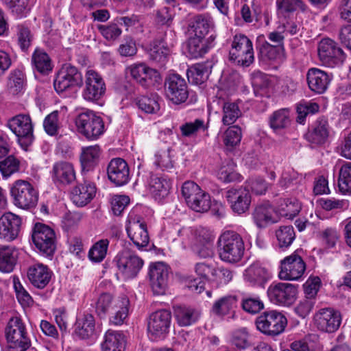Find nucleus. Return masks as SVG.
<instances>
[{"label":"nucleus","mask_w":351,"mask_h":351,"mask_svg":"<svg viewBox=\"0 0 351 351\" xmlns=\"http://www.w3.org/2000/svg\"><path fill=\"white\" fill-rule=\"evenodd\" d=\"M173 313L176 320L180 326H191L200 317V312L198 310L186 305L175 306Z\"/></svg>","instance_id":"nucleus-29"},{"label":"nucleus","mask_w":351,"mask_h":351,"mask_svg":"<svg viewBox=\"0 0 351 351\" xmlns=\"http://www.w3.org/2000/svg\"><path fill=\"white\" fill-rule=\"evenodd\" d=\"M74 333L80 339H90L95 333V322L91 314H86L77 319Z\"/></svg>","instance_id":"nucleus-31"},{"label":"nucleus","mask_w":351,"mask_h":351,"mask_svg":"<svg viewBox=\"0 0 351 351\" xmlns=\"http://www.w3.org/2000/svg\"><path fill=\"white\" fill-rule=\"evenodd\" d=\"M297 292L295 285L285 282L271 284L267 291L271 302L283 306H289L293 303Z\"/></svg>","instance_id":"nucleus-13"},{"label":"nucleus","mask_w":351,"mask_h":351,"mask_svg":"<svg viewBox=\"0 0 351 351\" xmlns=\"http://www.w3.org/2000/svg\"><path fill=\"white\" fill-rule=\"evenodd\" d=\"M75 123L77 132L88 140L98 139L105 131L102 119L93 111L79 114L75 119Z\"/></svg>","instance_id":"nucleus-3"},{"label":"nucleus","mask_w":351,"mask_h":351,"mask_svg":"<svg viewBox=\"0 0 351 351\" xmlns=\"http://www.w3.org/2000/svg\"><path fill=\"white\" fill-rule=\"evenodd\" d=\"M96 186L94 183L84 182L74 187L71 192L73 202L79 207L87 205L96 195Z\"/></svg>","instance_id":"nucleus-26"},{"label":"nucleus","mask_w":351,"mask_h":351,"mask_svg":"<svg viewBox=\"0 0 351 351\" xmlns=\"http://www.w3.org/2000/svg\"><path fill=\"white\" fill-rule=\"evenodd\" d=\"M243 309L250 314H256L264 308V304L258 296H245L242 300Z\"/></svg>","instance_id":"nucleus-58"},{"label":"nucleus","mask_w":351,"mask_h":351,"mask_svg":"<svg viewBox=\"0 0 351 351\" xmlns=\"http://www.w3.org/2000/svg\"><path fill=\"white\" fill-rule=\"evenodd\" d=\"M24 74L21 71L16 70L12 72L8 82L9 92L12 95L21 93L24 88Z\"/></svg>","instance_id":"nucleus-52"},{"label":"nucleus","mask_w":351,"mask_h":351,"mask_svg":"<svg viewBox=\"0 0 351 351\" xmlns=\"http://www.w3.org/2000/svg\"><path fill=\"white\" fill-rule=\"evenodd\" d=\"M226 198L230 204L232 210L238 214L245 213L251 203V195L245 188H232L226 193Z\"/></svg>","instance_id":"nucleus-22"},{"label":"nucleus","mask_w":351,"mask_h":351,"mask_svg":"<svg viewBox=\"0 0 351 351\" xmlns=\"http://www.w3.org/2000/svg\"><path fill=\"white\" fill-rule=\"evenodd\" d=\"M313 322L319 330L331 333L339 328L341 316L339 311L332 308H322L314 314Z\"/></svg>","instance_id":"nucleus-18"},{"label":"nucleus","mask_w":351,"mask_h":351,"mask_svg":"<svg viewBox=\"0 0 351 351\" xmlns=\"http://www.w3.org/2000/svg\"><path fill=\"white\" fill-rule=\"evenodd\" d=\"M14 204L19 208L28 209L34 207L38 199V193L29 182L19 180L11 188Z\"/></svg>","instance_id":"nucleus-8"},{"label":"nucleus","mask_w":351,"mask_h":351,"mask_svg":"<svg viewBox=\"0 0 351 351\" xmlns=\"http://www.w3.org/2000/svg\"><path fill=\"white\" fill-rule=\"evenodd\" d=\"M22 219L12 213L8 212L0 217V238L6 241L16 239L21 232Z\"/></svg>","instance_id":"nucleus-21"},{"label":"nucleus","mask_w":351,"mask_h":351,"mask_svg":"<svg viewBox=\"0 0 351 351\" xmlns=\"http://www.w3.org/2000/svg\"><path fill=\"white\" fill-rule=\"evenodd\" d=\"M132 77L143 87L147 88L160 79L159 73L145 64H132L128 68Z\"/></svg>","instance_id":"nucleus-23"},{"label":"nucleus","mask_w":351,"mask_h":351,"mask_svg":"<svg viewBox=\"0 0 351 351\" xmlns=\"http://www.w3.org/2000/svg\"><path fill=\"white\" fill-rule=\"evenodd\" d=\"M32 240L36 247L47 256L51 255L56 249V235L48 226L38 223L32 232Z\"/></svg>","instance_id":"nucleus-14"},{"label":"nucleus","mask_w":351,"mask_h":351,"mask_svg":"<svg viewBox=\"0 0 351 351\" xmlns=\"http://www.w3.org/2000/svg\"><path fill=\"white\" fill-rule=\"evenodd\" d=\"M171 324V313L168 310L152 313L147 322V332L152 341L164 338L169 332Z\"/></svg>","instance_id":"nucleus-10"},{"label":"nucleus","mask_w":351,"mask_h":351,"mask_svg":"<svg viewBox=\"0 0 351 351\" xmlns=\"http://www.w3.org/2000/svg\"><path fill=\"white\" fill-rule=\"evenodd\" d=\"M126 231L128 237L138 248L140 249L148 245L149 237L147 225L140 217H129Z\"/></svg>","instance_id":"nucleus-20"},{"label":"nucleus","mask_w":351,"mask_h":351,"mask_svg":"<svg viewBox=\"0 0 351 351\" xmlns=\"http://www.w3.org/2000/svg\"><path fill=\"white\" fill-rule=\"evenodd\" d=\"M109 180L117 186L128 183L130 179V170L127 162L121 158H113L107 167Z\"/></svg>","instance_id":"nucleus-24"},{"label":"nucleus","mask_w":351,"mask_h":351,"mask_svg":"<svg viewBox=\"0 0 351 351\" xmlns=\"http://www.w3.org/2000/svg\"><path fill=\"white\" fill-rule=\"evenodd\" d=\"M18 252L16 250L9 245L0 246V271L11 272L16 263Z\"/></svg>","instance_id":"nucleus-35"},{"label":"nucleus","mask_w":351,"mask_h":351,"mask_svg":"<svg viewBox=\"0 0 351 351\" xmlns=\"http://www.w3.org/2000/svg\"><path fill=\"white\" fill-rule=\"evenodd\" d=\"M276 5L281 13H290L300 10L305 11L306 4L302 0H277Z\"/></svg>","instance_id":"nucleus-56"},{"label":"nucleus","mask_w":351,"mask_h":351,"mask_svg":"<svg viewBox=\"0 0 351 351\" xmlns=\"http://www.w3.org/2000/svg\"><path fill=\"white\" fill-rule=\"evenodd\" d=\"M51 274L47 266L42 263H36L29 266L27 272L29 282L38 289H43L49 284Z\"/></svg>","instance_id":"nucleus-27"},{"label":"nucleus","mask_w":351,"mask_h":351,"mask_svg":"<svg viewBox=\"0 0 351 351\" xmlns=\"http://www.w3.org/2000/svg\"><path fill=\"white\" fill-rule=\"evenodd\" d=\"M165 92L167 98L176 104L184 102L189 96L186 82L178 74L170 75L166 79Z\"/></svg>","instance_id":"nucleus-17"},{"label":"nucleus","mask_w":351,"mask_h":351,"mask_svg":"<svg viewBox=\"0 0 351 351\" xmlns=\"http://www.w3.org/2000/svg\"><path fill=\"white\" fill-rule=\"evenodd\" d=\"M242 137L241 129L234 125L228 128L223 135V143L228 149H232L241 142Z\"/></svg>","instance_id":"nucleus-53"},{"label":"nucleus","mask_w":351,"mask_h":351,"mask_svg":"<svg viewBox=\"0 0 351 351\" xmlns=\"http://www.w3.org/2000/svg\"><path fill=\"white\" fill-rule=\"evenodd\" d=\"M291 122L290 112L287 108H282L272 113L269 117V125L274 131L287 128Z\"/></svg>","instance_id":"nucleus-45"},{"label":"nucleus","mask_w":351,"mask_h":351,"mask_svg":"<svg viewBox=\"0 0 351 351\" xmlns=\"http://www.w3.org/2000/svg\"><path fill=\"white\" fill-rule=\"evenodd\" d=\"M109 243L107 239L97 241L89 250V259L94 263L101 262L106 256Z\"/></svg>","instance_id":"nucleus-49"},{"label":"nucleus","mask_w":351,"mask_h":351,"mask_svg":"<svg viewBox=\"0 0 351 351\" xmlns=\"http://www.w3.org/2000/svg\"><path fill=\"white\" fill-rule=\"evenodd\" d=\"M212 237L207 234L202 240L200 235L197 238V243L193 246V250L200 258H206L211 257L213 254L212 248Z\"/></svg>","instance_id":"nucleus-50"},{"label":"nucleus","mask_w":351,"mask_h":351,"mask_svg":"<svg viewBox=\"0 0 351 351\" xmlns=\"http://www.w3.org/2000/svg\"><path fill=\"white\" fill-rule=\"evenodd\" d=\"M136 104L138 108L145 113H156L160 110L159 96L157 94L143 96L137 99Z\"/></svg>","instance_id":"nucleus-48"},{"label":"nucleus","mask_w":351,"mask_h":351,"mask_svg":"<svg viewBox=\"0 0 351 351\" xmlns=\"http://www.w3.org/2000/svg\"><path fill=\"white\" fill-rule=\"evenodd\" d=\"M173 43L168 44L166 39L154 40L150 45L149 57L150 58L161 64H164L171 52V47Z\"/></svg>","instance_id":"nucleus-37"},{"label":"nucleus","mask_w":351,"mask_h":351,"mask_svg":"<svg viewBox=\"0 0 351 351\" xmlns=\"http://www.w3.org/2000/svg\"><path fill=\"white\" fill-rule=\"evenodd\" d=\"M233 273L226 267H214L210 280L219 285H226L232 280Z\"/></svg>","instance_id":"nucleus-59"},{"label":"nucleus","mask_w":351,"mask_h":351,"mask_svg":"<svg viewBox=\"0 0 351 351\" xmlns=\"http://www.w3.org/2000/svg\"><path fill=\"white\" fill-rule=\"evenodd\" d=\"M281 214L288 218L294 217L300 210L301 205L295 198L285 199L280 205Z\"/></svg>","instance_id":"nucleus-57"},{"label":"nucleus","mask_w":351,"mask_h":351,"mask_svg":"<svg viewBox=\"0 0 351 351\" xmlns=\"http://www.w3.org/2000/svg\"><path fill=\"white\" fill-rule=\"evenodd\" d=\"M196 36L204 38L214 27V22L208 14H197L193 16L189 25Z\"/></svg>","instance_id":"nucleus-32"},{"label":"nucleus","mask_w":351,"mask_h":351,"mask_svg":"<svg viewBox=\"0 0 351 351\" xmlns=\"http://www.w3.org/2000/svg\"><path fill=\"white\" fill-rule=\"evenodd\" d=\"M253 217L255 223L260 228L277 221L276 212L269 204H261L256 206Z\"/></svg>","instance_id":"nucleus-33"},{"label":"nucleus","mask_w":351,"mask_h":351,"mask_svg":"<svg viewBox=\"0 0 351 351\" xmlns=\"http://www.w3.org/2000/svg\"><path fill=\"white\" fill-rule=\"evenodd\" d=\"M220 258L227 263H235L243 256L245 247L241 236L234 231H226L218 240Z\"/></svg>","instance_id":"nucleus-1"},{"label":"nucleus","mask_w":351,"mask_h":351,"mask_svg":"<svg viewBox=\"0 0 351 351\" xmlns=\"http://www.w3.org/2000/svg\"><path fill=\"white\" fill-rule=\"evenodd\" d=\"M221 102L223 108L222 123L223 125H229L233 124L239 117L241 116V111L237 104L234 102H226L217 100Z\"/></svg>","instance_id":"nucleus-44"},{"label":"nucleus","mask_w":351,"mask_h":351,"mask_svg":"<svg viewBox=\"0 0 351 351\" xmlns=\"http://www.w3.org/2000/svg\"><path fill=\"white\" fill-rule=\"evenodd\" d=\"M7 126L22 146L27 147L33 142V124L29 115L18 114L8 120Z\"/></svg>","instance_id":"nucleus-11"},{"label":"nucleus","mask_w":351,"mask_h":351,"mask_svg":"<svg viewBox=\"0 0 351 351\" xmlns=\"http://www.w3.org/2000/svg\"><path fill=\"white\" fill-rule=\"evenodd\" d=\"M82 75L78 69L69 64H64L53 82L56 91L62 93L73 86H80L82 84Z\"/></svg>","instance_id":"nucleus-15"},{"label":"nucleus","mask_w":351,"mask_h":351,"mask_svg":"<svg viewBox=\"0 0 351 351\" xmlns=\"http://www.w3.org/2000/svg\"><path fill=\"white\" fill-rule=\"evenodd\" d=\"M319 60L328 67L341 66L346 60V55L338 44L329 38H322L317 45Z\"/></svg>","instance_id":"nucleus-7"},{"label":"nucleus","mask_w":351,"mask_h":351,"mask_svg":"<svg viewBox=\"0 0 351 351\" xmlns=\"http://www.w3.org/2000/svg\"><path fill=\"white\" fill-rule=\"evenodd\" d=\"M237 299L234 295H226L215 302L212 312L218 316L230 313L237 306Z\"/></svg>","instance_id":"nucleus-42"},{"label":"nucleus","mask_w":351,"mask_h":351,"mask_svg":"<svg viewBox=\"0 0 351 351\" xmlns=\"http://www.w3.org/2000/svg\"><path fill=\"white\" fill-rule=\"evenodd\" d=\"M229 59L234 64L247 67L254 61L252 42L244 34L234 36L231 48L229 51Z\"/></svg>","instance_id":"nucleus-2"},{"label":"nucleus","mask_w":351,"mask_h":351,"mask_svg":"<svg viewBox=\"0 0 351 351\" xmlns=\"http://www.w3.org/2000/svg\"><path fill=\"white\" fill-rule=\"evenodd\" d=\"M114 301L110 294H101L96 304V312L98 315L101 317H104L109 311H111Z\"/></svg>","instance_id":"nucleus-64"},{"label":"nucleus","mask_w":351,"mask_h":351,"mask_svg":"<svg viewBox=\"0 0 351 351\" xmlns=\"http://www.w3.org/2000/svg\"><path fill=\"white\" fill-rule=\"evenodd\" d=\"M306 265L296 252L285 257L280 262L278 278L282 280L298 281L304 276Z\"/></svg>","instance_id":"nucleus-9"},{"label":"nucleus","mask_w":351,"mask_h":351,"mask_svg":"<svg viewBox=\"0 0 351 351\" xmlns=\"http://www.w3.org/2000/svg\"><path fill=\"white\" fill-rule=\"evenodd\" d=\"M208 128V122L202 119H196L193 121L186 122L180 127L181 134L185 137L196 135L199 132H205Z\"/></svg>","instance_id":"nucleus-47"},{"label":"nucleus","mask_w":351,"mask_h":351,"mask_svg":"<svg viewBox=\"0 0 351 351\" xmlns=\"http://www.w3.org/2000/svg\"><path fill=\"white\" fill-rule=\"evenodd\" d=\"M213 64L211 62H204L195 64L187 71V76L192 83L195 84H202L208 77L211 73Z\"/></svg>","instance_id":"nucleus-38"},{"label":"nucleus","mask_w":351,"mask_h":351,"mask_svg":"<svg viewBox=\"0 0 351 351\" xmlns=\"http://www.w3.org/2000/svg\"><path fill=\"white\" fill-rule=\"evenodd\" d=\"M309 88L315 93L322 94L328 88L332 77L324 71L317 68L310 69L306 74Z\"/></svg>","instance_id":"nucleus-25"},{"label":"nucleus","mask_w":351,"mask_h":351,"mask_svg":"<svg viewBox=\"0 0 351 351\" xmlns=\"http://www.w3.org/2000/svg\"><path fill=\"white\" fill-rule=\"evenodd\" d=\"M338 187L343 194L351 193V162H346L340 168L338 177Z\"/></svg>","instance_id":"nucleus-46"},{"label":"nucleus","mask_w":351,"mask_h":351,"mask_svg":"<svg viewBox=\"0 0 351 351\" xmlns=\"http://www.w3.org/2000/svg\"><path fill=\"white\" fill-rule=\"evenodd\" d=\"M203 191V190L194 182L186 181L182 186V195L185 199L187 205Z\"/></svg>","instance_id":"nucleus-60"},{"label":"nucleus","mask_w":351,"mask_h":351,"mask_svg":"<svg viewBox=\"0 0 351 351\" xmlns=\"http://www.w3.org/2000/svg\"><path fill=\"white\" fill-rule=\"evenodd\" d=\"M33 67L40 73H47L52 70L53 66L49 55L40 49H36L32 56Z\"/></svg>","instance_id":"nucleus-41"},{"label":"nucleus","mask_w":351,"mask_h":351,"mask_svg":"<svg viewBox=\"0 0 351 351\" xmlns=\"http://www.w3.org/2000/svg\"><path fill=\"white\" fill-rule=\"evenodd\" d=\"M97 29L101 34L108 40H116L122 33L121 29L119 27L117 23L99 25Z\"/></svg>","instance_id":"nucleus-63"},{"label":"nucleus","mask_w":351,"mask_h":351,"mask_svg":"<svg viewBox=\"0 0 351 351\" xmlns=\"http://www.w3.org/2000/svg\"><path fill=\"white\" fill-rule=\"evenodd\" d=\"M276 237L280 247H289L293 243L295 237L293 228L291 226L280 227L276 231Z\"/></svg>","instance_id":"nucleus-55"},{"label":"nucleus","mask_w":351,"mask_h":351,"mask_svg":"<svg viewBox=\"0 0 351 351\" xmlns=\"http://www.w3.org/2000/svg\"><path fill=\"white\" fill-rule=\"evenodd\" d=\"M84 77L85 86L82 90V97L88 101H97L106 92V84L103 77L92 69L86 71Z\"/></svg>","instance_id":"nucleus-12"},{"label":"nucleus","mask_w":351,"mask_h":351,"mask_svg":"<svg viewBox=\"0 0 351 351\" xmlns=\"http://www.w3.org/2000/svg\"><path fill=\"white\" fill-rule=\"evenodd\" d=\"M272 278L269 268L260 262L250 265L243 273L244 282L250 287L264 289Z\"/></svg>","instance_id":"nucleus-16"},{"label":"nucleus","mask_w":351,"mask_h":351,"mask_svg":"<svg viewBox=\"0 0 351 351\" xmlns=\"http://www.w3.org/2000/svg\"><path fill=\"white\" fill-rule=\"evenodd\" d=\"M256 325L257 329L262 333L276 336L285 330L287 325V319L282 313L278 311H266L256 318Z\"/></svg>","instance_id":"nucleus-6"},{"label":"nucleus","mask_w":351,"mask_h":351,"mask_svg":"<svg viewBox=\"0 0 351 351\" xmlns=\"http://www.w3.org/2000/svg\"><path fill=\"white\" fill-rule=\"evenodd\" d=\"M321 280L319 277H313L307 280L303 285L304 298L317 302V295L319 289Z\"/></svg>","instance_id":"nucleus-61"},{"label":"nucleus","mask_w":351,"mask_h":351,"mask_svg":"<svg viewBox=\"0 0 351 351\" xmlns=\"http://www.w3.org/2000/svg\"><path fill=\"white\" fill-rule=\"evenodd\" d=\"M149 189L156 199L161 200L169 194L170 182L164 177L152 176L149 182Z\"/></svg>","instance_id":"nucleus-40"},{"label":"nucleus","mask_w":351,"mask_h":351,"mask_svg":"<svg viewBox=\"0 0 351 351\" xmlns=\"http://www.w3.org/2000/svg\"><path fill=\"white\" fill-rule=\"evenodd\" d=\"M114 262L117 269V275H121L125 280L135 278L144 265L141 257L127 249L119 252Z\"/></svg>","instance_id":"nucleus-5"},{"label":"nucleus","mask_w":351,"mask_h":351,"mask_svg":"<svg viewBox=\"0 0 351 351\" xmlns=\"http://www.w3.org/2000/svg\"><path fill=\"white\" fill-rule=\"evenodd\" d=\"M169 268L163 262L152 263L149 265V276L152 289L156 295H163L168 285Z\"/></svg>","instance_id":"nucleus-19"},{"label":"nucleus","mask_w":351,"mask_h":351,"mask_svg":"<svg viewBox=\"0 0 351 351\" xmlns=\"http://www.w3.org/2000/svg\"><path fill=\"white\" fill-rule=\"evenodd\" d=\"M235 167L230 160L223 162L217 173L218 179L224 182L240 181L241 176L235 171Z\"/></svg>","instance_id":"nucleus-43"},{"label":"nucleus","mask_w":351,"mask_h":351,"mask_svg":"<svg viewBox=\"0 0 351 351\" xmlns=\"http://www.w3.org/2000/svg\"><path fill=\"white\" fill-rule=\"evenodd\" d=\"M8 351H25L30 346V340L22 320L19 317L10 319L5 329Z\"/></svg>","instance_id":"nucleus-4"},{"label":"nucleus","mask_w":351,"mask_h":351,"mask_svg":"<svg viewBox=\"0 0 351 351\" xmlns=\"http://www.w3.org/2000/svg\"><path fill=\"white\" fill-rule=\"evenodd\" d=\"M125 337L121 331L108 330L101 344L103 351H125Z\"/></svg>","instance_id":"nucleus-30"},{"label":"nucleus","mask_w":351,"mask_h":351,"mask_svg":"<svg viewBox=\"0 0 351 351\" xmlns=\"http://www.w3.org/2000/svg\"><path fill=\"white\" fill-rule=\"evenodd\" d=\"M189 207L196 212L204 213L208 211L211 206L210 195L203 191L197 197L188 204Z\"/></svg>","instance_id":"nucleus-54"},{"label":"nucleus","mask_w":351,"mask_h":351,"mask_svg":"<svg viewBox=\"0 0 351 351\" xmlns=\"http://www.w3.org/2000/svg\"><path fill=\"white\" fill-rule=\"evenodd\" d=\"M210 48L211 45H207L204 38L193 36L186 44L185 53L190 58H198L207 53Z\"/></svg>","instance_id":"nucleus-39"},{"label":"nucleus","mask_w":351,"mask_h":351,"mask_svg":"<svg viewBox=\"0 0 351 351\" xmlns=\"http://www.w3.org/2000/svg\"><path fill=\"white\" fill-rule=\"evenodd\" d=\"M53 180L63 184H69L75 180V171L73 165L69 162L58 161L52 169Z\"/></svg>","instance_id":"nucleus-28"},{"label":"nucleus","mask_w":351,"mask_h":351,"mask_svg":"<svg viewBox=\"0 0 351 351\" xmlns=\"http://www.w3.org/2000/svg\"><path fill=\"white\" fill-rule=\"evenodd\" d=\"M328 135V121L322 118L315 121L312 130L306 134V138L312 143L322 144L326 142Z\"/></svg>","instance_id":"nucleus-36"},{"label":"nucleus","mask_w":351,"mask_h":351,"mask_svg":"<svg viewBox=\"0 0 351 351\" xmlns=\"http://www.w3.org/2000/svg\"><path fill=\"white\" fill-rule=\"evenodd\" d=\"M101 152L98 145L82 147L80 162L82 171L92 170L97 164Z\"/></svg>","instance_id":"nucleus-34"},{"label":"nucleus","mask_w":351,"mask_h":351,"mask_svg":"<svg viewBox=\"0 0 351 351\" xmlns=\"http://www.w3.org/2000/svg\"><path fill=\"white\" fill-rule=\"evenodd\" d=\"M316 302V301L304 298L295 304L293 308L294 312L298 317L304 319L312 311Z\"/></svg>","instance_id":"nucleus-62"},{"label":"nucleus","mask_w":351,"mask_h":351,"mask_svg":"<svg viewBox=\"0 0 351 351\" xmlns=\"http://www.w3.org/2000/svg\"><path fill=\"white\" fill-rule=\"evenodd\" d=\"M117 23L124 25L127 31H132L136 33L143 32V18L136 14L121 16L117 19Z\"/></svg>","instance_id":"nucleus-51"}]
</instances>
